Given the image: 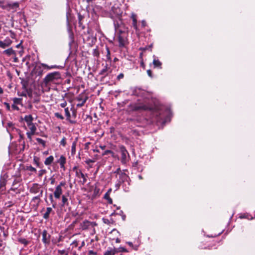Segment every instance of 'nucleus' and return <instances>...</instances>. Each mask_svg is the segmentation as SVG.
<instances>
[{"label": "nucleus", "instance_id": "46", "mask_svg": "<svg viewBox=\"0 0 255 255\" xmlns=\"http://www.w3.org/2000/svg\"><path fill=\"white\" fill-rule=\"evenodd\" d=\"M33 134H34V133H31V132H26V135L27 136V137L28 138V139H29L30 140H31V139H32L31 136Z\"/></svg>", "mask_w": 255, "mask_h": 255}, {"label": "nucleus", "instance_id": "3", "mask_svg": "<svg viewBox=\"0 0 255 255\" xmlns=\"http://www.w3.org/2000/svg\"><path fill=\"white\" fill-rule=\"evenodd\" d=\"M29 192L31 194H40L41 192V196H43V190L41 189V186L37 183H34L29 189Z\"/></svg>", "mask_w": 255, "mask_h": 255}, {"label": "nucleus", "instance_id": "17", "mask_svg": "<svg viewBox=\"0 0 255 255\" xmlns=\"http://www.w3.org/2000/svg\"><path fill=\"white\" fill-rule=\"evenodd\" d=\"M24 120L26 122L28 126L33 124V118L31 115H26L24 118Z\"/></svg>", "mask_w": 255, "mask_h": 255}, {"label": "nucleus", "instance_id": "60", "mask_svg": "<svg viewBox=\"0 0 255 255\" xmlns=\"http://www.w3.org/2000/svg\"><path fill=\"white\" fill-rule=\"evenodd\" d=\"M51 184H53L54 183V182H55V179L53 178H51Z\"/></svg>", "mask_w": 255, "mask_h": 255}, {"label": "nucleus", "instance_id": "44", "mask_svg": "<svg viewBox=\"0 0 255 255\" xmlns=\"http://www.w3.org/2000/svg\"><path fill=\"white\" fill-rule=\"evenodd\" d=\"M100 191V189L97 187H95L94 190V195L96 196L97 195Z\"/></svg>", "mask_w": 255, "mask_h": 255}, {"label": "nucleus", "instance_id": "25", "mask_svg": "<svg viewBox=\"0 0 255 255\" xmlns=\"http://www.w3.org/2000/svg\"><path fill=\"white\" fill-rule=\"evenodd\" d=\"M117 252V251L116 249H111V250L107 251L104 255H115Z\"/></svg>", "mask_w": 255, "mask_h": 255}, {"label": "nucleus", "instance_id": "43", "mask_svg": "<svg viewBox=\"0 0 255 255\" xmlns=\"http://www.w3.org/2000/svg\"><path fill=\"white\" fill-rule=\"evenodd\" d=\"M123 172L121 171L120 168H118L117 169V170L114 171V173L116 174V177H118V175L120 174V173H122Z\"/></svg>", "mask_w": 255, "mask_h": 255}, {"label": "nucleus", "instance_id": "51", "mask_svg": "<svg viewBox=\"0 0 255 255\" xmlns=\"http://www.w3.org/2000/svg\"><path fill=\"white\" fill-rule=\"evenodd\" d=\"M147 73L148 74V75L150 77V78H152L153 77V75H152V71L151 70L149 69V70H147Z\"/></svg>", "mask_w": 255, "mask_h": 255}, {"label": "nucleus", "instance_id": "32", "mask_svg": "<svg viewBox=\"0 0 255 255\" xmlns=\"http://www.w3.org/2000/svg\"><path fill=\"white\" fill-rule=\"evenodd\" d=\"M143 90H141L140 88H135L133 91V94L134 95L138 96L141 92H142Z\"/></svg>", "mask_w": 255, "mask_h": 255}, {"label": "nucleus", "instance_id": "19", "mask_svg": "<svg viewBox=\"0 0 255 255\" xmlns=\"http://www.w3.org/2000/svg\"><path fill=\"white\" fill-rule=\"evenodd\" d=\"M81 227L83 230H86L90 227V221L85 220L81 224Z\"/></svg>", "mask_w": 255, "mask_h": 255}, {"label": "nucleus", "instance_id": "35", "mask_svg": "<svg viewBox=\"0 0 255 255\" xmlns=\"http://www.w3.org/2000/svg\"><path fill=\"white\" fill-rule=\"evenodd\" d=\"M62 205L63 206H64L65 205H67L68 204V199L64 195H63L62 197Z\"/></svg>", "mask_w": 255, "mask_h": 255}, {"label": "nucleus", "instance_id": "63", "mask_svg": "<svg viewBox=\"0 0 255 255\" xmlns=\"http://www.w3.org/2000/svg\"><path fill=\"white\" fill-rule=\"evenodd\" d=\"M121 183H120L119 181H118V183L116 184V187L117 188H119L120 187V186Z\"/></svg>", "mask_w": 255, "mask_h": 255}, {"label": "nucleus", "instance_id": "20", "mask_svg": "<svg viewBox=\"0 0 255 255\" xmlns=\"http://www.w3.org/2000/svg\"><path fill=\"white\" fill-rule=\"evenodd\" d=\"M131 18L132 19V26L134 27V28L136 31H138L139 30L138 29L137 25V20L136 18V15L134 14H132L131 15Z\"/></svg>", "mask_w": 255, "mask_h": 255}, {"label": "nucleus", "instance_id": "31", "mask_svg": "<svg viewBox=\"0 0 255 255\" xmlns=\"http://www.w3.org/2000/svg\"><path fill=\"white\" fill-rule=\"evenodd\" d=\"M28 127L30 129V132H31V133L35 134V131L36 130V128L35 126L33 124V123L31 124L29 126H28Z\"/></svg>", "mask_w": 255, "mask_h": 255}, {"label": "nucleus", "instance_id": "48", "mask_svg": "<svg viewBox=\"0 0 255 255\" xmlns=\"http://www.w3.org/2000/svg\"><path fill=\"white\" fill-rule=\"evenodd\" d=\"M124 77V74L123 73H120L118 76H117V80H120L121 79H123Z\"/></svg>", "mask_w": 255, "mask_h": 255}, {"label": "nucleus", "instance_id": "34", "mask_svg": "<svg viewBox=\"0 0 255 255\" xmlns=\"http://www.w3.org/2000/svg\"><path fill=\"white\" fill-rule=\"evenodd\" d=\"M36 140L38 142V143L42 144L43 147L46 146V142L42 139L38 137L36 138Z\"/></svg>", "mask_w": 255, "mask_h": 255}, {"label": "nucleus", "instance_id": "62", "mask_svg": "<svg viewBox=\"0 0 255 255\" xmlns=\"http://www.w3.org/2000/svg\"><path fill=\"white\" fill-rule=\"evenodd\" d=\"M141 23H142V26L144 27L145 26V21L144 20H142Z\"/></svg>", "mask_w": 255, "mask_h": 255}, {"label": "nucleus", "instance_id": "38", "mask_svg": "<svg viewBox=\"0 0 255 255\" xmlns=\"http://www.w3.org/2000/svg\"><path fill=\"white\" fill-rule=\"evenodd\" d=\"M26 169L28 171H30L33 172H35V173H36L37 171L36 169L34 167H32L31 165L27 166Z\"/></svg>", "mask_w": 255, "mask_h": 255}, {"label": "nucleus", "instance_id": "11", "mask_svg": "<svg viewBox=\"0 0 255 255\" xmlns=\"http://www.w3.org/2000/svg\"><path fill=\"white\" fill-rule=\"evenodd\" d=\"M122 34H120L118 36V40L119 42V46L120 47H124L127 42V39Z\"/></svg>", "mask_w": 255, "mask_h": 255}, {"label": "nucleus", "instance_id": "21", "mask_svg": "<svg viewBox=\"0 0 255 255\" xmlns=\"http://www.w3.org/2000/svg\"><path fill=\"white\" fill-rule=\"evenodd\" d=\"M153 64L154 68H158L159 69L161 68V62L157 59L155 58H154L153 60Z\"/></svg>", "mask_w": 255, "mask_h": 255}, {"label": "nucleus", "instance_id": "12", "mask_svg": "<svg viewBox=\"0 0 255 255\" xmlns=\"http://www.w3.org/2000/svg\"><path fill=\"white\" fill-rule=\"evenodd\" d=\"M110 68L108 67V64H106L104 68H103L99 73V75H102L103 78L107 76L111 71H109Z\"/></svg>", "mask_w": 255, "mask_h": 255}, {"label": "nucleus", "instance_id": "18", "mask_svg": "<svg viewBox=\"0 0 255 255\" xmlns=\"http://www.w3.org/2000/svg\"><path fill=\"white\" fill-rule=\"evenodd\" d=\"M64 111H65L67 120L69 121V122L71 124H75L76 123L75 121L70 120L71 115H70V112L69 111L68 108H65Z\"/></svg>", "mask_w": 255, "mask_h": 255}, {"label": "nucleus", "instance_id": "7", "mask_svg": "<svg viewBox=\"0 0 255 255\" xmlns=\"http://www.w3.org/2000/svg\"><path fill=\"white\" fill-rule=\"evenodd\" d=\"M76 176L78 178H82V181H81L80 182L82 185H84L87 182V174L84 175L81 170H76Z\"/></svg>", "mask_w": 255, "mask_h": 255}, {"label": "nucleus", "instance_id": "39", "mask_svg": "<svg viewBox=\"0 0 255 255\" xmlns=\"http://www.w3.org/2000/svg\"><path fill=\"white\" fill-rule=\"evenodd\" d=\"M6 184V182L4 179H2L0 180V189H2L3 190V188L4 187Z\"/></svg>", "mask_w": 255, "mask_h": 255}, {"label": "nucleus", "instance_id": "8", "mask_svg": "<svg viewBox=\"0 0 255 255\" xmlns=\"http://www.w3.org/2000/svg\"><path fill=\"white\" fill-rule=\"evenodd\" d=\"M43 66H42V63L40 65H37L35 66L33 72L35 74L39 77H41L43 74V70L42 69Z\"/></svg>", "mask_w": 255, "mask_h": 255}, {"label": "nucleus", "instance_id": "23", "mask_svg": "<svg viewBox=\"0 0 255 255\" xmlns=\"http://www.w3.org/2000/svg\"><path fill=\"white\" fill-rule=\"evenodd\" d=\"M42 66H43V67L44 68L46 69L47 70H50V69H56V68H59V66L57 65H56L49 66L44 63H42Z\"/></svg>", "mask_w": 255, "mask_h": 255}, {"label": "nucleus", "instance_id": "15", "mask_svg": "<svg viewBox=\"0 0 255 255\" xmlns=\"http://www.w3.org/2000/svg\"><path fill=\"white\" fill-rule=\"evenodd\" d=\"M118 176H119L118 181L120 183L124 182L128 177V175L124 172L120 173V174L118 175Z\"/></svg>", "mask_w": 255, "mask_h": 255}, {"label": "nucleus", "instance_id": "30", "mask_svg": "<svg viewBox=\"0 0 255 255\" xmlns=\"http://www.w3.org/2000/svg\"><path fill=\"white\" fill-rule=\"evenodd\" d=\"M76 144H77L76 141H74L73 142L72 147H71V153L72 155H74L75 154Z\"/></svg>", "mask_w": 255, "mask_h": 255}, {"label": "nucleus", "instance_id": "37", "mask_svg": "<svg viewBox=\"0 0 255 255\" xmlns=\"http://www.w3.org/2000/svg\"><path fill=\"white\" fill-rule=\"evenodd\" d=\"M33 161L34 163L37 165V166L39 167L40 166L39 158L38 157L34 156L33 158Z\"/></svg>", "mask_w": 255, "mask_h": 255}, {"label": "nucleus", "instance_id": "45", "mask_svg": "<svg viewBox=\"0 0 255 255\" xmlns=\"http://www.w3.org/2000/svg\"><path fill=\"white\" fill-rule=\"evenodd\" d=\"M46 173V170L45 169H41L39 171V174L38 176L39 177H41L43 174Z\"/></svg>", "mask_w": 255, "mask_h": 255}, {"label": "nucleus", "instance_id": "40", "mask_svg": "<svg viewBox=\"0 0 255 255\" xmlns=\"http://www.w3.org/2000/svg\"><path fill=\"white\" fill-rule=\"evenodd\" d=\"M60 143L61 145H62L63 146H65L66 144V138L65 137H63L61 140L60 142Z\"/></svg>", "mask_w": 255, "mask_h": 255}, {"label": "nucleus", "instance_id": "64", "mask_svg": "<svg viewBox=\"0 0 255 255\" xmlns=\"http://www.w3.org/2000/svg\"><path fill=\"white\" fill-rule=\"evenodd\" d=\"M89 253L90 255H91V254H96V253H94L93 251H90Z\"/></svg>", "mask_w": 255, "mask_h": 255}, {"label": "nucleus", "instance_id": "13", "mask_svg": "<svg viewBox=\"0 0 255 255\" xmlns=\"http://www.w3.org/2000/svg\"><path fill=\"white\" fill-rule=\"evenodd\" d=\"M42 196H41V192H40V194H38L37 196L33 197V198L31 200V203H33L34 205L36 206V207L38 206L39 203L41 202V197H42Z\"/></svg>", "mask_w": 255, "mask_h": 255}, {"label": "nucleus", "instance_id": "52", "mask_svg": "<svg viewBox=\"0 0 255 255\" xmlns=\"http://www.w3.org/2000/svg\"><path fill=\"white\" fill-rule=\"evenodd\" d=\"M127 244L131 247H132L133 249L136 250H137V247H133V244L131 242H128L127 243Z\"/></svg>", "mask_w": 255, "mask_h": 255}, {"label": "nucleus", "instance_id": "54", "mask_svg": "<svg viewBox=\"0 0 255 255\" xmlns=\"http://www.w3.org/2000/svg\"><path fill=\"white\" fill-rule=\"evenodd\" d=\"M67 105V102L65 101H64V102L60 104V106L62 108H65Z\"/></svg>", "mask_w": 255, "mask_h": 255}, {"label": "nucleus", "instance_id": "9", "mask_svg": "<svg viewBox=\"0 0 255 255\" xmlns=\"http://www.w3.org/2000/svg\"><path fill=\"white\" fill-rule=\"evenodd\" d=\"M88 99V97L87 96H84V95H83V94H80L76 98V100L78 101H82V102H81V103H78L77 105V107H81L83 106H84V105L85 104V103H86V102L87 101Z\"/></svg>", "mask_w": 255, "mask_h": 255}, {"label": "nucleus", "instance_id": "53", "mask_svg": "<svg viewBox=\"0 0 255 255\" xmlns=\"http://www.w3.org/2000/svg\"><path fill=\"white\" fill-rule=\"evenodd\" d=\"M5 205L7 207H10L13 205V204L11 202H8V203H5Z\"/></svg>", "mask_w": 255, "mask_h": 255}, {"label": "nucleus", "instance_id": "10", "mask_svg": "<svg viewBox=\"0 0 255 255\" xmlns=\"http://www.w3.org/2000/svg\"><path fill=\"white\" fill-rule=\"evenodd\" d=\"M116 29L117 31H119V34H124L128 32V28L123 23L118 25L117 27H116Z\"/></svg>", "mask_w": 255, "mask_h": 255}, {"label": "nucleus", "instance_id": "27", "mask_svg": "<svg viewBox=\"0 0 255 255\" xmlns=\"http://www.w3.org/2000/svg\"><path fill=\"white\" fill-rule=\"evenodd\" d=\"M104 198L108 201L109 204H112L113 203V200L110 198L109 193H106L104 195Z\"/></svg>", "mask_w": 255, "mask_h": 255}, {"label": "nucleus", "instance_id": "16", "mask_svg": "<svg viewBox=\"0 0 255 255\" xmlns=\"http://www.w3.org/2000/svg\"><path fill=\"white\" fill-rule=\"evenodd\" d=\"M7 131L10 133L14 131V130L17 131L18 129L14 127V124L11 122H9L7 124L6 126Z\"/></svg>", "mask_w": 255, "mask_h": 255}, {"label": "nucleus", "instance_id": "55", "mask_svg": "<svg viewBox=\"0 0 255 255\" xmlns=\"http://www.w3.org/2000/svg\"><path fill=\"white\" fill-rule=\"evenodd\" d=\"M90 227H94L95 226L97 225V224L95 222H90Z\"/></svg>", "mask_w": 255, "mask_h": 255}, {"label": "nucleus", "instance_id": "58", "mask_svg": "<svg viewBox=\"0 0 255 255\" xmlns=\"http://www.w3.org/2000/svg\"><path fill=\"white\" fill-rule=\"evenodd\" d=\"M120 251L121 252H128L127 250L126 249L124 248H120Z\"/></svg>", "mask_w": 255, "mask_h": 255}, {"label": "nucleus", "instance_id": "28", "mask_svg": "<svg viewBox=\"0 0 255 255\" xmlns=\"http://www.w3.org/2000/svg\"><path fill=\"white\" fill-rule=\"evenodd\" d=\"M106 49L107 51V55H106L107 60L108 61H109V62H111L112 60H111V53H110V49L108 46H106Z\"/></svg>", "mask_w": 255, "mask_h": 255}, {"label": "nucleus", "instance_id": "47", "mask_svg": "<svg viewBox=\"0 0 255 255\" xmlns=\"http://www.w3.org/2000/svg\"><path fill=\"white\" fill-rule=\"evenodd\" d=\"M11 108L14 110L19 111V108L16 105V104H12L11 105Z\"/></svg>", "mask_w": 255, "mask_h": 255}, {"label": "nucleus", "instance_id": "14", "mask_svg": "<svg viewBox=\"0 0 255 255\" xmlns=\"http://www.w3.org/2000/svg\"><path fill=\"white\" fill-rule=\"evenodd\" d=\"M12 43V41L9 38H6L4 41H0V47L5 48L9 46Z\"/></svg>", "mask_w": 255, "mask_h": 255}, {"label": "nucleus", "instance_id": "49", "mask_svg": "<svg viewBox=\"0 0 255 255\" xmlns=\"http://www.w3.org/2000/svg\"><path fill=\"white\" fill-rule=\"evenodd\" d=\"M3 104L5 106L6 110L9 111L10 110V107L9 104L6 102H4Z\"/></svg>", "mask_w": 255, "mask_h": 255}, {"label": "nucleus", "instance_id": "42", "mask_svg": "<svg viewBox=\"0 0 255 255\" xmlns=\"http://www.w3.org/2000/svg\"><path fill=\"white\" fill-rule=\"evenodd\" d=\"M109 153H111L112 155V156H113L114 154V153L112 151H111L110 150H107L104 151V152L102 154V155H107Z\"/></svg>", "mask_w": 255, "mask_h": 255}, {"label": "nucleus", "instance_id": "59", "mask_svg": "<svg viewBox=\"0 0 255 255\" xmlns=\"http://www.w3.org/2000/svg\"><path fill=\"white\" fill-rule=\"evenodd\" d=\"M60 167L63 169L64 171L65 170V164H60Z\"/></svg>", "mask_w": 255, "mask_h": 255}, {"label": "nucleus", "instance_id": "5", "mask_svg": "<svg viewBox=\"0 0 255 255\" xmlns=\"http://www.w3.org/2000/svg\"><path fill=\"white\" fill-rule=\"evenodd\" d=\"M66 185V182L62 181L60 182L59 184L55 188V190L54 192V196L55 198L59 199L62 193V187Z\"/></svg>", "mask_w": 255, "mask_h": 255}, {"label": "nucleus", "instance_id": "61", "mask_svg": "<svg viewBox=\"0 0 255 255\" xmlns=\"http://www.w3.org/2000/svg\"><path fill=\"white\" fill-rule=\"evenodd\" d=\"M79 169H78V167L75 166H74L73 168V171H76V170H79Z\"/></svg>", "mask_w": 255, "mask_h": 255}, {"label": "nucleus", "instance_id": "22", "mask_svg": "<svg viewBox=\"0 0 255 255\" xmlns=\"http://www.w3.org/2000/svg\"><path fill=\"white\" fill-rule=\"evenodd\" d=\"M53 211L51 207H47L46 208V212L43 214V218L45 219H48L49 218L50 214Z\"/></svg>", "mask_w": 255, "mask_h": 255}, {"label": "nucleus", "instance_id": "41", "mask_svg": "<svg viewBox=\"0 0 255 255\" xmlns=\"http://www.w3.org/2000/svg\"><path fill=\"white\" fill-rule=\"evenodd\" d=\"M54 115H55V116L56 118H58V119H59L60 120H63L64 119L63 116L61 114H60L59 113H55Z\"/></svg>", "mask_w": 255, "mask_h": 255}, {"label": "nucleus", "instance_id": "4", "mask_svg": "<svg viewBox=\"0 0 255 255\" xmlns=\"http://www.w3.org/2000/svg\"><path fill=\"white\" fill-rule=\"evenodd\" d=\"M153 109V108L152 106L144 104H136L133 107V110L134 111H152Z\"/></svg>", "mask_w": 255, "mask_h": 255}, {"label": "nucleus", "instance_id": "26", "mask_svg": "<svg viewBox=\"0 0 255 255\" xmlns=\"http://www.w3.org/2000/svg\"><path fill=\"white\" fill-rule=\"evenodd\" d=\"M3 53L5 54L8 56L14 54L15 53L14 51L12 49V48H8L6 50H5Z\"/></svg>", "mask_w": 255, "mask_h": 255}, {"label": "nucleus", "instance_id": "2", "mask_svg": "<svg viewBox=\"0 0 255 255\" xmlns=\"http://www.w3.org/2000/svg\"><path fill=\"white\" fill-rule=\"evenodd\" d=\"M120 150L121 154V161L123 164L126 165L130 159V156L124 145L120 146Z\"/></svg>", "mask_w": 255, "mask_h": 255}, {"label": "nucleus", "instance_id": "29", "mask_svg": "<svg viewBox=\"0 0 255 255\" xmlns=\"http://www.w3.org/2000/svg\"><path fill=\"white\" fill-rule=\"evenodd\" d=\"M66 158L63 155H61L58 160V162L59 164H65L66 163Z\"/></svg>", "mask_w": 255, "mask_h": 255}, {"label": "nucleus", "instance_id": "33", "mask_svg": "<svg viewBox=\"0 0 255 255\" xmlns=\"http://www.w3.org/2000/svg\"><path fill=\"white\" fill-rule=\"evenodd\" d=\"M18 241L20 243L23 244L25 246H27L29 243V242L24 238H19L18 239Z\"/></svg>", "mask_w": 255, "mask_h": 255}, {"label": "nucleus", "instance_id": "6", "mask_svg": "<svg viewBox=\"0 0 255 255\" xmlns=\"http://www.w3.org/2000/svg\"><path fill=\"white\" fill-rule=\"evenodd\" d=\"M42 242L45 246L50 244V235L47 233L46 230L43 231L42 233Z\"/></svg>", "mask_w": 255, "mask_h": 255}, {"label": "nucleus", "instance_id": "50", "mask_svg": "<svg viewBox=\"0 0 255 255\" xmlns=\"http://www.w3.org/2000/svg\"><path fill=\"white\" fill-rule=\"evenodd\" d=\"M17 131H18V134H19V138H20V139H19V141H20V140H22V139H24V135H23V134H21L20 133V130L18 129V130H17Z\"/></svg>", "mask_w": 255, "mask_h": 255}, {"label": "nucleus", "instance_id": "24", "mask_svg": "<svg viewBox=\"0 0 255 255\" xmlns=\"http://www.w3.org/2000/svg\"><path fill=\"white\" fill-rule=\"evenodd\" d=\"M53 160H54L53 156L52 155L49 156V157H48L47 158H46V159L44 161V164L46 165H49L52 163V162L53 161Z\"/></svg>", "mask_w": 255, "mask_h": 255}, {"label": "nucleus", "instance_id": "57", "mask_svg": "<svg viewBox=\"0 0 255 255\" xmlns=\"http://www.w3.org/2000/svg\"><path fill=\"white\" fill-rule=\"evenodd\" d=\"M72 245H74L75 247H77L78 245V241H74L73 242V243H72Z\"/></svg>", "mask_w": 255, "mask_h": 255}, {"label": "nucleus", "instance_id": "1", "mask_svg": "<svg viewBox=\"0 0 255 255\" xmlns=\"http://www.w3.org/2000/svg\"><path fill=\"white\" fill-rule=\"evenodd\" d=\"M61 79V74L59 72L55 71L48 73L43 79V84L45 86H50L56 81Z\"/></svg>", "mask_w": 255, "mask_h": 255}, {"label": "nucleus", "instance_id": "56", "mask_svg": "<svg viewBox=\"0 0 255 255\" xmlns=\"http://www.w3.org/2000/svg\"><path fill=\"white\" fill-rule=\"evenodd\" d=\"M85 162L89 164H90V163H93V162H94V161L93 160H92V159H89L88 160H87Z\"/></svg>", "mask_w": 255, "mask_h": 255}, {"label": "nucleus", "instance_id": "36", "mask_svg": "<svg viewBox=\"0 0 255 255\" xmlns=\"http://www.w3.org/2000/svg\"><path fill=\"white\" fill-rule=\"evenodd\" d=\"M22 99L14 98L13 99V102L14 104H20L21 103Z\"/></svg>", "mask_w": 255, "mask_h": 255}]
</instances>
